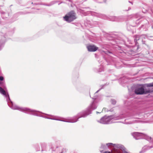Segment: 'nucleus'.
<instances>
[{"label": "nucleus", "mask_w": 153, "mask_h": 153, "mask_svg": "<svg viewBox=\"0 0 153 153\" xmlns=\"http://www.w3.org/2000/svg\"><path fill=\"white\" fill-rule=\"evenodd\" d=\"M150 87H146L143 85H140L137 87L134 90V92L137 94H146L153 92V88H150Z\"/></svg>", "instance_id": "f257e3e1"}, {"label": "nucleus", "mask_w": 153, "mask_h": 153, "mask_svg": "<svg viewBox=\"0 0 153 153\" xmlns=\"http://www.w3.org/2000/svg\"><path fill=\"white\" fill-rule=\"evenodd\" d=\"M88 114H86V113L85 112L83 113V114L82 115V116L81 117H84L88 115Z\"/></svg>", "instance_id": "0eeeda50"}, {"label": "nucleus", "mask_w": 153, "mask_h": 153, "mask_svg": "<svg viewBox=\"0 0 153 153\" xmlns=\"http://www.w3.org/2000/svg\"><path fill=\"white\" fill-rule=\"evenodd\" d=\"M147 86L148 87H153V82L147 84Z\"/></svg>", "instance_id": "423d86ee"}, {"label": "nucleus", "mask_w": 153, "mask_h": 153, "mask_svg": "<svg viewBox=\"0 0 153 153\" xmlns=\"http://www.w3.org/2000/svg\"><path fill=\"white\" fill-rule=\"evenodd\" d=\"M108 153H111L110 152H108Z\"/></svg>", "instance_id": "9d476101"}, {"label": "nucleus", "mask_w": 153, "mask_h": 153, "mask_svg": "<svg viewBox=\"0 0 153 153\" xmlns=\"http://www.w3.org/2000/svg\"><path fill=\"white\" fill-rule=\"evenodd\" d=\"M0 93L6 97H9L8 94L1 87H0Z\"/></svg>", "instance_id": "20e7f679"}, {"label": "nucleus", "mask_w": 153, "mask_h": 153, "mask_svg": "<svg viewBox=\"0 0 153 153\" xmlns=\"http://www.w3.org/2000/svg\"><path fill=\"white\" fill-rule=\"evenodd\" d=\"M66 21L70 22L76 19L75 13L73 11L68 13L63 17Z\"/></svg>", "instance_id": "f03ea898"}, {"label": "nucleus", "mask_w": 153, "mask_h": 153, "mask_svg": "<svg viewBox=\"0 0 153 153\" xmlns=\"http://www.w3.org/2000/svg\"><path fill=\"white\" fill-rule=\"evenodd\" d=\"M139 39V36H135V40L137 42V40Z\"/></svg>", "instance_id": "39448f33"}, {"label": "nucleus", "mask_w": 153, "mask_h": 153, "mask_svg": "<svg viewBox=\"0 0 153 153\" xmlns=\"http://www.w3.org/2000/svg\"><path fill=\"white\" fill-rule=\"evenodd\" d=\"M87 48L88 50L91 52L95 51L98 49V48L94 45H89L87 47Z\"/></svg>", "instance_id": "7ed1b4c3"}, {"label": "nucleus", "mask_w": 153, "mask_h": 153, "mask_svg": "<svg viewBox=\"0 0 153 153\" xmlns=\"http://www.w3.org/2000/svg\"><path fill=\"white\" fill-rule=\"evenodd\" d=\"M4 79V77L2 76H1L0 77V80L2 81Z\"/></svg>", "instance_id": "1a4fd4ad"}, {"label": "nucleus", "mask_w": 153, "mask_h": 153, "mask_svg": "<svg viewBox=\"0 0 153 153\" xmlns=\"http://www.w3.org/2000/svg\"><path fill=\"white\" fill-rule=\"evenodd\" d=\"M107 152H105V153H107Z\"/></svg>", "instance_id": "9b49d317"}, {"label": "nucleus", "mask_w": 153, "mask_h": 153, "mask_svg": "<svg viewBox=\"0 0 153 153\" xmlns=\"http://www.w3.org/2000/svg\"><path fill=\"white\" fill-rule=\"evenodd\" d=\"M113 144L112 143H109L106 144V145L108 146H110L111 145H112Z\"/></svg>", "instance_id": "6e6552de"}, {"label": "nucleus", "mask_w": 153, "mask_h": 153, "mask_svg": "<svg viewBox=\"0 0 153 153\" xmlns=\"http://www.w3.org/2000/svg\"><path fill=\"white\" fill-rule=\"evenodd\" d=\"M108 52L109 53H110V52L109 51H108Z\"/></svg>", "instance_id": "f8f14e48"}]
</instances>
